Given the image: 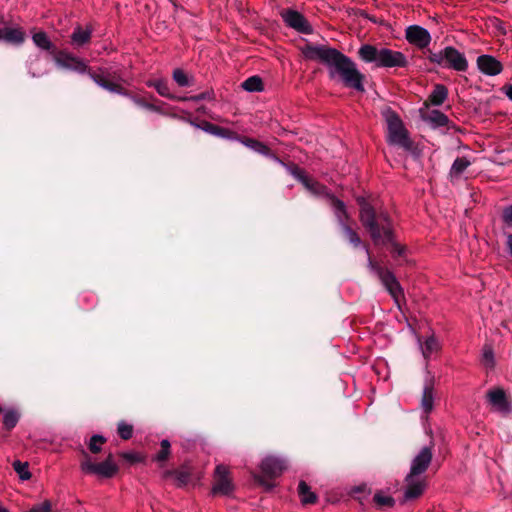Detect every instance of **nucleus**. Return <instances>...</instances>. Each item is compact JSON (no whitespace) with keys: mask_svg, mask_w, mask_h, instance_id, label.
<instances>
[{"mask_svg":"<svg viewBox=\"0 0 512 512\" xmlns=\"http://www.w3.org/2000/svg\"><path fill=\"white\" fill-rule=\"evenodd\" d=\"M302 53L309 60L319 61L329 68L330 78L338 74L343 85L358 92H364L365 75L362 74L352 59L336 48L327 45L307 43Z\"/></svg>","mask_w":512,"mask_h":512,"instance_id":"1","label":"nucleus"},{"mask_svg":"<svg viewBox=\"0 0 512 512\" xmlns=\"http://www.w3.org/2000/svg\"><path fill=\"white\" fill-rule=\"evenodd\" d=\"M360 207L359 219L368 231L374 245H392V253L402 256L405 248L394 242V232L391 217L387 212H377L363 197L357 199Z\"/></svg>","mask_w":512,"mask_h":512,"instance_id":"2","label":"nucleus"},{"mask_svg":"<svg viewBox=\"0 0 512 512\" xmlns=\"http://www.w3.org/2000/svg\"><path fill=\"white\" fill-rule=\"evenodd\" d=\"M357 56L364 63H373L376 68H406L408 66V60L402 52L368 43L359 47Z\"/></svg>","mask_w":512,"mask_h":512,"instance_id":"3","label":"nucleus"},{"mask_svg":"<svg viewBox=\"0 0 512 512\" xmlns=\"http://www.w3.org/2000/svg\"><path fill=\"white\" fill-rule=\"evenodd\" d=\"M423 58L428 60L431 64L444 69H451L458 72H465L468 69V61L465 55L453 46H446L437 52L427 49L423 52Z\"/></svg>","mask_w":512,"mask_h":512,"instance_id":"4","label":"nucleus"},{"mask_svg":"<svg viewBox=\"0 0 512 512\" xmlns=\"http://www.w3.org/2000/svg\"><path fill=\"white\" fill-rule=\"evenodd\" d=\"M89 77L101 88H103L111 93H117L119 95L127 97L135 105H137L139 107L148 109L153 112H158V113L161 112L160 107H158L157 105H155L153 103L148 102L145 97L126 89L125 87H123L122 85H120L118 83H115V82H112V81L106 79L105 77H103L102 75H100L94 71L89 72Z\"/></svg>","mask_w":512,"mask_h":512,"instance_id":"5","label":"nucleus"},{"mask_svg":"<svg viewBox=\"0 0 512 512\" xmlns=\"http://www.w3.org/2000/svg\"><path fill=\"white\" fill-rule=\"evenodd\" d=\"M384 117L388 129L389 143L398 145L407 151H412L414 143L409 138L408 131L404 127L400 116L391 108H387L384 112Z\"/></svg>","mask_w":512,"mask_h":512,"instance_id":"6","label":"nucleus"},{"mask_svg":"<svg viewBox=\"0 0 512 512\" xmlns=\"http://www.w3.org/2000/svg\"><path fill=\"white\" fill-rule=\"evenodd\" d=\"M327 196L329 198L330 205L334 208V214L344 238L355 248L359 246L364 248V245H368L367 243L362 242L359 234L350 225L351 219L347 213L345 203L332 194H327Z\"/></svg>","mask_w":512,"mask_h":512,"instance_id":"7","label":"nucleus"},{"mask_svg":"<svg viewBox=\"0 0 512 512\" xmlns=\"http://www.w3.org/2000/svg\"><path fill=\"white\" fill-rule=\"evenodd\" d=\"M364 250L368 257V267L376 273L382 285L391 295V297L398 303L399 298L404 296L403 289L395 277V275L387 268L380 266L371 257L369 245H364Z\"/></svg>","mask_w":512,"mask_h":512,"instance_id":"8","label":"nucleus"},{"mask_svg":"<svg viewBox=\"0 0 512 512\" xmlns=\"http://www.w3.org/2000/svg\"><path fill=\"white\" fill-rule=\"evenodd\" d=\"M284 469L285 463L283 460L269 456L263 459L261 463V471L263 476L253 473V478L255 482L269 491L274 487V484L270 480L280 476Z\"/></svg>","mask_w":512,"mask_h":512,"instance_id":"9","label":"nucleus"},{"mask_svg":"<svg viewBox=\"0 0 512 512\" xmlns=\"http://www.w3.org/2000/svg\"><path fill=\"white\" fill-rule=\"evenodd\" d=\"M80 468L85 474L96 475L99 478H113L119 471V466H112L108 462H95L93 458L86 452L82 451V459Z\"/></svg>","mask_w":512,"mask_h":512,"instance_id":"10","label":"nucleus"},{"mask_svg":"<svg viewBox=\"0 0 512 512\" xmlns=\"http://www.w3.org/2000/svg\"><path fill=\"white\" fill-rule=\"evenodd\" d=\"M12 46H20L26 40L24 28L12 19H6L0 14V41Z\"/></svg>","mask_w":512,"mask_h":512,"instance_id":"11","label":"nucleus"},{"mask_svg":"<svg viewBox=\"0 0 512 512\" xmlns=\"http://www.w3.org/2000/svg\"><path fill=\"white\" fill-rule=\"evenodd\" d=\"M55 63L64 69L71 70L80 74L92 72L91 68L79 57L73 54L59 50L54 57Z\"/></svg>","mask_w":512,"mask_h":512,"instance_id":"12","label":"nucleus"},{"mask_svg":"<svg viewBox=\"0 0 512 512\" xmlns=\"http://www.w3.org/2000/svg\"><path fill=\"white\" fill-rule=\"evenodd\" d=\"M432 445L423 447L414 457L411 463L410 472L405 477V481H410L423 474L432 462Z\"/></svg>","mask_w":512,"mask_h":512,"instance_id":"13","label":"nucleus"},{"mask_svg":"<svg viewBox=\"0 0 512 512\" xmlns=\"http://www.w3.org/2000/svg\"><path fill=\"white\" fill-rule=\"evenodd\" d=\"M281 16L287 26L295 29L302 34H311L313 28L300 12L293 9H286L281 13Z\"/></svg>","mask_w":512,"mask_h":512,"instance_id":"14","label":"nucleus"},{"mask_svg":"<svg viewBox=\"0 0 512 512\" xmlns=\"http://www.w3.org/2000/svg\"><path fill=\"white\" fill-rule=\"evenodd\" d=\"M215 483L212 488L213 494L229 495L234 490V485L229 477V470L220 464L216 466L214 473Z\"/></svg>","mask_w":512,"mask_h":512,"instance_id":"15","label":"nucleus"},{"mask_svg":"<svg viewBox=\"0 0 512 512\" xmlns=\"http://www.w3.org/2000/svg\"><path fill=\"white\" fill-rule=\"evenodd\" d=\"M406 40L412 44L422 49L423 52L426 51L431 42V35L429 31L418 25H411L406 29L405 34Z\"/></svg>","mask_w":512,"mask_h":512,"instance_id":"16","label":"nucleus"},{"mask_svg":"<svg viewBox=\"0 0 512 512\" xmlns=\"http://www.w3.org/2000/svg\"><path fill=\"white\" fill-rule=\"evenodd\" d=\"M486 398L489 404L498 412L507 414L510 412V401L502 388H493L487 391Z\"/></svg>","mask_w":512,"mask_h":512,"instance_id":"17","label":"nucleus"},{"mask_svg":"<svg viewBox=\"0 0 512 512\" xmlns=\"http://www.w3.org/2000/svg\"><path fill=\"white\" fill-rule=\"evenodd\" d=\"M477 67L485 75L495 76L502 72L503 65L492 55H480L477 58Z\"/></svg>","mask_w":512,"mask_h":512,"instance_id":"18","label":"nucleus"},{"mask_svg":"<svg viewBox=\"0 0 512 512\" xmlns=\"http://www.w3.org/2000/svg\"><path fill=\"white\" fill-rule=\"evenodd\" d=\"M190 123L200 129H202L203 131H205L211 135L220 137V138H227V139L238 138V136L236 135L235 132H233L227 128H223L221 126L210 123L208 121H202L200 124H195L193 121H190Z\"/></svg>","mask_w":512,"mask_h":512,"instance_id":"19","label":"nucleus"},{"mask_svg":"<svg viewBox=\"0 0 512 512\" xmlns=\"http://www.w3.org/2000/svg\"><path fill=\"white\" fill-rule=\"evenodd\" d=\"M240 141L246 147L254 150L255 152L262 154L264 156H267L278 163H282V160L275 153H273L270 150V148L267 145H265L264 143H262L256 139L249 138V137H241Z\"/></svg>","mask_w":512,"mask_h":512,"instance_id":"20","label":"nucleus"},{"mask_svg":"<svg viewBox=\"0 0 512 512\" xmlns=\"http://www.w3.org/2000/svg\"><path fill=\"white\" fill-rule=\"evenodd\" d=\"M93 29L91 26H87L83 29L80 25H77L71 36V45L75 48L82 47L91 41Z\"/></svg>","mask_w":512,"mask_h":512,"instance_id":"21","label":"nucleus"},{"mask_svg":"<svg viewBox=\"0 0 512 512\" xmlns=\"http://www.w3.org/2000/svg\"><path fill=\"white\" fill-rule=\"evenodd\" d=\"M421 117L424 121L431 123L434 127H443L448 126L450 120L447 115H445L440 110H431V111H423L420 110Z\"/></svg>","mask_w":512,"mask_h":512,"instance_id":"22","label":"nucleus"},{"mask_svg":"<svg viewBox=\"0 0 512 512\" xmlns=\"http://www.w3.org/2000/svg\"><path fill=\"white\" fill-rule=\"evenodd\" d=\"M448 97V89L443 84H435L424 105L441 106Z\"/></svg>","mask_w":512,"mask_h":512,"instance_id":"23","label":"nucleus"},{"mask_svg":"<svg viewBox=\"0 0 512 512\" xmlns=\"http://www.w3.org/2000/svg\"><path fill=\"white\" fill-rule=\"evenodd\" d=\"M405 482H406V489L404 492V500L405 501L417 499L423 494L424 489H425L424 481L414 478L410 481H405Z\"/></svg>","mask_w":512,"mask_h":512,"instance_id":"24","label":"nucleus"},{"mask_svg":"<svg viewBox=\"0 0 512 512\" xmlns=\"http://www.w3.org/2000/svg\"><path fill=\"white\" fill-rule=\"evenodd\" d=\"M32 40L34 44L47 52H49L51 55H53V58L55 57V54L59 51L56 46L50 41L48 35L44 31L36 32L32 36Z\"/></svg>","mask_w":512,"mask_h":512,"instance_id":"25","label":"nucleus"},{"mask_svg":"<svg viewBox=\"0 0 512 512\" xmlns=\"http://www.w3.org/2000/svg\"><path fill=\"white\" fill-rule=\"evenodd\" d=\"M191 475H192L191 469H190V467H188L186 465L182 466L179 469L169 470V471L165 472V477H174L175 478L178 487H183V486L187 485L189 483V481L191 480Z\"/></svg>","mask_w":512,"mask_h":512,"instance_id":"26","label":"nucleus"},{"mask_svg":"<svg viewBox=\"0 0 512 512\" xmlns=\"http://www.w3.org/2000/svg\"><path fill=\"white\" fill-rule=\"evenodd\" d=\"M146 85L148 87H153L157 91V93L162 97L176 101H178L179 99V97L170 93L168 83L164 80H148L146 82Z\"/></svg>","mask_w":512,"mask_h":512,"instance_id":"27","label":"nucleus"},{"mask_svg":"<svg viewBox=\"0 0 512 512\" xmlns=\"http://www.w3.org/2000/svg\"><path fill=\"white\" fill-rule=\"evenodd\" d=\"M298 494L301 502L304 505L314 504L317 501V496L311 491L310 486L305 481H300L298 485Z\"/></svg>","mask_w":512,"mask_h":512,"instance_id":"28","label":"nucleus"},{"mask_svg":"<svg viewBox=\"0 0 512 512\" xmlns=\"http://www.w3.org/2000/svg\"><path fill=\"white\" fill-rule=\"evenodd\" d=\"M20 413L16 409L5 410L3 415V427L6 431L10 432L16 427L20 420Z\"/></svg>","mask_w":512,"mask_h":512,"instance_id":"29","label":"nucleus"},{"mask_svg":"<svg viewBox=\"0 0 512 512\" xmlns=\"http://www.w3.org/2000/svg\"><path fill=\"white\" fill-rule=\"evenodd\" d=\"M471 165V162L466 157H457L450 169L449 176L459 178L461 174Z\"/></svg>","mask_w":512,"mask_h":512,"instance_id":"30","label":"nucleus"},{"mask_svg":"<svg viewBox=\"0 0 512 512\" xmlns=\"http://www.w3.org/2000/svg\"><path fill=\"white\" fill-rule=\"evenodd\" d=\"M241 87L248 92H260L264 89L263 81L257 75L247 78L241 83Z\"/></svg>","mask_w":512,"mask_h":512,"instance_id":"31","label":"nucleus"},{"mask_svg":"<svg viewBox=\"0 0 512 512\" xmlns=\"http://www.w3.org/2000/svg\"><path fill=\"white\" fill-rule=\"evenodd\" d=\"M433 401V386L431 383H429L425 385L421 399V406L425 413L431 412L433 409Z\"/></svg>","mask_w":512,"mask_h":512,"instance_id":"32","label":"nucleus"},{"mask_svg":"<svg viewBox=\"0 0 512 512\" xmlns=\"http://www.w3.org/2000/svg\"><path fill=\"white\" fill-rule=\"evenodd\" d=\"M420 347L422 350V354L425 359H427L433 352L439 349V343L434 336H430L425 341L424 345L419 340Z\"/></svg>","mask_w":512,"mask_h":512,"instance_id":"33","label":"nucleus"},{"mask_svg":"<svg viewBox=\"0 0 512 512\" xmlns=\"http://www.w3.org/2000/svg\"><path fill=\"white\" fill-rule=\"evenodd\" d=\"M170 453H171V444H170L169 440L163 439L160 442V450L154 457V460L159 463H164L168 460Z\"/></svg>","mask_w":512,"mask_h":512,"instance_id":"34","label":"nucleus"},{"mask_svg":"<svg viewBox=\"0 0 512 512\" xmlns=\"http://www.w3.org/2000/svg\"><path fill=\"white\" fill-rule=\"evenodd\" d=\"M13 469L17 472L19 475V478L21 480H28L31 478V473L28 470V463L27 462H21L19 460H15L12 463Z\"/></svg>","mask_w":512,"mask_h":512,"instance_id":"35","label":"nucleus"},{"mask_svg":"<svg viewBox=\"0 0 512 512\" xmlns=\"http://www.w3.org/2000/svg\"><path fill=\"white\" fill-rule=\"evenodd\" d=\"M283 166L287 168L289 173L298 181L305 182L306 181V173L305 171L300 168L298 165L294 163L285 164L283 161L281 163Z\"/></svg>","mask_w":512,"mask_h":512,"instance_id":"36","label":"nucleus"},{"mask_svg":"<svg viewBox=\"0 0 512 512\" xmlns=\"http://www.w3.org/2000/svg\"><path fill=\"white\" fill-rule=\"evenodd\" d=\"M172 77H173V80L180 87H187V86L191 85V81H190L188 75L180 68H177L173 71Z\"/></svg>","mask_w":512,"mask_h":512,"instance_id":"37","label":"nucleus"},{"mask_svg":"<svg viewBox=\"0 0 512 512\" xmlns=\"http://www.w3.org/2000/svg\"><path fill=\"white\" fill-rule=\"evenodd\" d=\"M373 499L379 507H392L395 504L393 497L384 495L381 491L375 493Z\"/></svg>","mask_w":512,"mask_h":512,"instance_id":"38","label":"nucleus"},{"mask_svg":"<svg viewBox=\"0 0 512 512\" xmlns=\"http://www.w3.org/2000/svg\"><path fill=\"white\" fill-rule=\"evenodd\" d=\"M305 188H307L309 191L313 192L314 194H322L325 192L326 187L320 184L317 181H314L310 177L306 175V181L301 182Z\"/></svg>","mask_w":512,"mask_h":512,"instance_id":"39","label":"nucleus"},{"mask_svg":"<svg viewBox=\"0 0 512 512\" xmlns=\"http://www.w3.org/2000/svg\"><path fill=\"white\" fill-rule=\"evenodd\" d=\"M106 442V438L101 435H93L90 438L88 448L91 453L98 454L101 451V445Z\"/></svg>","mask_w":512,"mask_h":512,"instance_id":"40","label":"nucleus"},{"mask_svg":"<svg viewBox=\"0 0 512 512\" xmlns=\"http://www.w3.org/2000/svg\"><path fill=\"white\" fill-rule=\"evenodd\" d=\"M117 433L123 440H129L133 434V426L121 421L117 426Z\"/></svg>","mask_w":512,"mask_h":512,"instance_id":"41","label":"nucleus"},{"mask_svg":"<svg viewBox=\"0 0 512 512\" xmlns=\"http://www.w3.org/2000/svg\"><path fill=\"white\" fill-rule=\"evenodd\" d=\"M213 91L212 90H207V91H204L202 93H199L197 95H193V96H190V97H179L178 101H193V102H200V101H203V100H211L213 98Z\"/></svg>","mask_w":512,"mask_h":512,"instance_id":"42","label":"nucleus"},{"mask_svg":"<svg viewBox=\"0 0 512 512\" xmlns=\"http://www.w3.org/2000/svg\"><path fill=\"white\" fill-rule=\"evenodd\" d=\"M501 218L503 223L512 229V204L503 209Z\"/></svg>","mask_w":512,"mask_h":512,"instance_id":"43","label":"nucleus"},{"mask_svg":"<svg viewBox=\"0 0 512 512\" xmlns=\"http://www.w3.org/2000/svg\"><path fill=\"white\" fill-rule=\"evenodd\" d=\"M27 512H52V504L49 500H45L43 503L34 505Z\"/></svg>","mask_w":512,"mask_h":512,"instance_id":"44","label":"nucleus"},{"mask_svg":"<svg viewBox=\"0 0 512 512\" xmlns=\"http://www.w3.org/2000/svg\"><path fill=\"white\" fill-rule=\"evenodd\" d=\"M120 456L130 463H137L141 461V457L138 454L132 452H123L120 454Z\"/></svg>","mask_w":512,"mask_h":512,"instance_id":"45","label":"nucleus"},{"mask_svg":"<svg viewBox=\"0 0 512 512\" xmlns=\"http://www.w3.org/2000/svg\"><path fill=\"white\" fill-rule=\"evenodd\" d=\"M484 362L486 365L492 364L493 352L491 349L485 350L483 354Z\"/></svg>","mask_w":512,"mask_h":512,"instance_id":"46","label":"nucleus"},{"mask_svg":"<svg viewBox=\"0 0 512 512\" xmlns=\"http://www.w3.org/2000/svg\"><path fill=\"white\" fill-rule=\"evenodd\" d=\"M501 90L512 101V84L504 85Z\"/></svg>","mask_w":512,"mask_h":512,"instance_id":"47","label":"nucleus"},{"mask_svg":"<svg viewBox=\"0 0 512 512\" xmlns=\"http://www.w3.org/2000/svg\"><path fill=\"white\" fill-rule=\"evenodd\" d=\"M104 462L110 463L112 466H118L116 462L114 461V456L112 453H109L107 457L103 460Z\"/></svg>","mask_w":512,"mask_h":512,"instance_id":"48","label":"nucleus"},{"mask_svg":"<svg viewBox=\"0 0 512 512\" xmlns=\"http://www.w3.org/2000/svg\"><path fill=\"white\" fill-rule=\"evenodd\" d=\"M0 512H9L5 507L0 505Z\"/></svg>","mask_w":512,"mask_h":512,"instance_id":"49","label":"nucleus"}]
</instances>
